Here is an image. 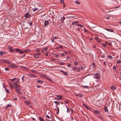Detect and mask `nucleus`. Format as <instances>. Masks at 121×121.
<instances>
[{
	"label": "nucleus",
	"mask_w": 121,
	"mask_h": 121,
	"mask_svg": "<svg viewBox=\"0 0 121 121\" xmlns=\"http://www.w3.org/2000/svg\"><path fill=\"white\" fill-rule=\"evenodd\" d=\"M116 87L114 86H111L110 87V89L111 90H114L116 89Z\"/></svg>",
	"instance_id": "10"
},
{
	"label": "nucleus",
	"mask_w": 121,
	"mask_h": 121,
	"mask_svg": "<svg viewBox=\"0 0 121 121\" xmlns=\"http://www.w3.org/2000/svg\"><path fill=\"white\" fill-rule=\"evenodd\" d=\"M71 65L70 64H68L67 65V66L68 67H69L71 66Z\"/></svg>",
	"instance_id": "54"
},
{
	"label": "nucleus",
	"mask_w": 121,
	"mask_h": 121,
	"mask_svg": "<svg viewBox=\"0 0 121 121\" xmlns=\"http://www.w3.org/2000/svg\"><path fill=\"white\" fill-rule=\"evenodd\" d=\"M60 71L62 72L65 75H68V74L67 72H64L62 70H60Z\"/></svg>",
	"instance_id": "9"
},
{
	"label": "nucleus",
	"mask_w": 121,
	"mask_h": 121,
	"mask_svg": "<svg viewBox=\"0 0 121 121\" xmlns=\"http://www.w3.org/2000/svg\"><path fill=\"white\" fill-rule=\"evenodd\" d=\"M85 107L86 109H88L90 110V108L86 104H85L84 103H83L82 104Z\"/></svg>",
	"instance_id": "11"
},
{
	"label": "nucleus",
	"mask_w": 121,
	"mask_h": 121,
	"mask_svg": "<svg viewBox=\"0 0 121 121\" xmlns=\"http://www.w3.org/2000/svg\"><path fill=\"white\" fill-rule=\"evenodd\" d=\"M3 54V52L2 51L0 52V55L1 56Z\"/></svg>",
	"instance_id": "45"
},
{
	"label": "nucleus",
	"mask_w": 121,
	"mask_h": 121,
	"mask_svg": "<svg viewBox=\"0 0 121 121\" xmlns=\"http://www.w3.org/2000/svg\"><path fill=\"white\" fill-rule=\"evenodd\" d=\"M20 79H17V80L16 82L17 83H19V82Z\"/></svg>",
	"instance_id": "52"
},
{
	"label": "nucleus",
	"mask_w": 121,
	"mask_h": 121,
	"mask_svg": "<svg viewBox=\"0 0 121 121\" xmlns=\"http://www.w3.org/2000/svg\"><path fill=\"white\" fill-rule=\"evenodd\" d=\"M54 103H55L56 105H59L60 104V103L57 101H55L54 102Z\"/></svg>",
	"instance_id": "22"
},
{
	"label": "nucleus",
	"mask_w": 121,
	"mask_h": 121,
	"mask_svg": "<svg viewBox=\"0 0 121 121\" xmlns=\"http://www.w3.org/2000/svg\"><path fill=\"white\" fill-rule=\"evenodd\" d=\"M95 65V63H92V65H91V66H92V68H93V67H94V66Z\"/></svg>",
	"instance_id": "51"
},
{
	"label": "nucleus",
	"mask_w": 121,
	"mask_h": 121,
	"mask_svg": "<svg viewBox=\"0 0 121 121\" xmlns=\"http://www.w3.org/2000/svg\"><path fill=\"white\" fill-rule=\"evenodd\" d=\"M5 89V91L7 93H9L10 92H9V90L8 89H7L6 88Z\"/></svg>",
	"instance_id": "35"
},
{
	"label": "nucleus",
	"mask_w": 121,
	"mask_h": 121,
	"mask_svg": "<svg viewBox=\"0 0 121 121\" xmlns=\"http://www.w3.org/2000/svg\"><path fill=\"white\" fill-rule=\"evenodd\" d=\"M113 68L114 70H115L116 69V68L115 66H113Z\"/></svg>",
	"instance_id": "55"
},
{
	"label": "nucleus",
	"mask_w": 121,
	"mask_h": 121,
	"mask_svg": "<svg viewBox=\"0 0 121 121\" xmlns=\"http://www.w3.org/2000/svg\"><path fill=\"white\" fill-rule=\"evenodd\" d=\"M66 108H67V112L68 113L69 112V110L67 106H66Z\"/></svg>",
	"instance_id": "46"
},
{
	"label": "nucleus",
	"mask_w": 121,
	"mask_h": 121,
	"mask_svg": "<svg viewBox=\"0 0 121 121\" xmlns=\"http://www.w3.org/2000/svg\"><path fill=\"white\" fill-rule=\"evenodd\" d=\"M31 71L32 72L34 73H37V71L35 70H31Z\"/></svg>",
	"instance_id": "36"
},
{
	"label": "nucleus",
	"mask_w": 121,
	"mask_h": 121,
	"mask_svg": "<svg viewBox=\"0 0 121 121\" xmlns=\"http://www.w3.org/2000/svg\"><path fill=\"white\" fill-rule=\"evenodd\" d=\"M36 50L37 52H39L40 51V50L38 48H36Z\"/></svg>",
	"instance_id": "47"
},
{
	"label": "nucleus",
	"mask_w": 121,
	"mask_h": 121,
	"mask_svg": "<svg viewBox=\"0 0 121 121\" xmlns=\"http://www.w3.org/2000/svg\"><path fill=\"white\" fill-rule=\"evenodd\" d=\"M24 53L27 52H30V50H28L27 49H26L25 50H24Z\"/></svg>",
	"instance_id": "15"
},
{
	"label": "nucleus",
	"mask_w": 121,
	"mask_h": 121,
	"mask_svg": "<svg viewBox=\"0 0 121 121\" xmlns=\"http://www.w3.org/2000/svg\"><path fill=\"white\" fill-rule=\"evenodd\" d=\"M101 57H102L103 58H104L105 57V56L104 55H102L101 56Z\"/></svg>",
	"instance_id": "49"
},
{
	"label": "nucleus",
	"mask_w": 121,
	"mask_h": 121,
	"mask_svg": "<svg viewBox=\"0 0 121 121\" xmlns=\"http://www.w3.org/2000/svg\"><path fill=\"white\" fill-rule=\"evenodd\" d=\"M65 64V63L63 62L60 63H59V64L60 65H64Z\"/></svg>",
	"instance_id": "31"
},
{
	"label": "nucleus",
	"mask_w": 121,
	"mask_h": 121,
	"mask_svg": "<svg viewBox=\"0 0 121 121\" xmlns=\"http://www.w3.org/2000/svg\"><path fill=\"white\" fill-rule=\"evenodd\" d=\"M104 29L105 30H107L108 31L112 32H113L114 30H113L110 29H107L106 28H104Z\"/></svg>",
	"instance_id": "8"
},
{
	"label": "nucleus",
	"mask_w": 121,
	"mask_h": 121,
	"mask_svg": "<svg viewBox=\"0 0 121 121\" xmlns=\"http://www.w3.org/2000/svg\"><path fill=\"white\" fill-rule=\"evenodd\" d=\"M117 63L118 64H120L121 63V61L120 60H117L116 61Z\"/></svg>",
	"instance_id": "42"
},
{
	"label": "nucleus",
	"mask_w": 121,
	"mask_h": 121,
	"mask_svg": "<svg viewBox=\"0 0 121 121\" xmlns=\"http://www.w3.org/2000/svg\"><path fill=\"white\" fill-rule=\"evenodd\" d=\"M14 49L16 52H18L19 53L20 49L18 48H15V49Z\"/></svg>",
	"instance_id": "18"
},
{
	"label": "nucleus",
	"mask_w": 121,
	"mask_h": 121,
	"mask_svg": "<svg viewBox=\"0 0 121 121\" xmlns=\"http://www.w3.org/2000/svg\"><path fill=\"white\" fill-rule=\"evenodd\" d=\"M77 22H73L72 25H73V27L74 28V29L75 31L77 32H81V30L80 28L77 27L76 25L75 24V23Z\"/></svg>",
	"instance_id": "1"
},
{
	"label": "nucleus",
	"mask_w": 121,
	"mask_h": 121,
	"mask_svg": "<svg viewBox=\"0 0 121 121\" xmlns=\"http://www.w3.org/2000/svg\"><path fill=\"white\" fill-rule=\"evenodd\" d=\"M61 55L62 56H64L65 55V54L64 53H62Z\"/></svg>",
	"instance_id": "58"
},
{
	"label": "nucleus",
	"mask_w": 121,
	"mask_h": 121,
	"mask_svg": "<svg viewBox=\"0 0 121 121\" xmlns=\"http://www.w3.org/2000/svg\"><path fill=\"white\" fill-rule=\"evenodd\" d=\"M57 39V37L56 36H55L54 37L53 39Z\"/></svg>",
	"instance_id": "61"
},
{
	"label": "nucleus",
	"mask_w": 121,
	"mask_h": 121,
	"mask_svg": "<svg viewBox=\"0 0 121 121\" xmlns=\"http://www.w3.org/2000/svg\"><path fill=\"white\" fill-rule=\"evenodd\" d=\"M60 2L62 3H64V0H60Z\"/></svg>",
	"instance_id": "56"
},
{
	"label": "nucleus",
	"mask_w": 121,
	"mask_h": 121,
	"mask_svg": "<svg viewBox=\"0 0 121 121\" xmlns=\"http://www.w3.org/2000/svg\"><path fill=\"white\" fill-rule=\"evenodd\" d=\"M25 77L24 76H23L22 78V79L23 81H24V77Z\"/></svg>",
	"instance_id": "63"
},
{
	"label": "nucleus",
	"mask_w": 121,
	"mask_h": 121,
	"mask_svg": "<svg viewBox=\"0 0 121 121\" xmlns=\"http://www.w3.org/2000/svg\"><path fill=\"white\" fill-rule=\"evenodd\" d=\"M16 86L15 87V88L17 89H18V88H19L20 87V86L18 85V84H17Z\"/></svg>",
	"instance_id": "24"
},
{
	"label": "nucleus",
	"mask_w": 121,
	"mask_h": 121,
	"mask_svg": "<svg viewBox=\"0 0 121 121\" xmlns=\"http://www.w3.org/2000/svg\"><path fill=\"white\" fill-rule=\"evenodd\" d=\"M76 22H76L75 23V24L76 25V26H77V27H78V26H80V24H78V23H78V21H76Z\"/></svg>",
	"instance_id": "28"
},
{
	"label": "nucleus",
	"mask_w": 121,
	"mask_h": 121,
	"mask_svg": "<svg viewBox=\"0 0 121 121\" xmlns=\"http://www.w3.org/2000/svg\"><path fill=\"white\" fill-rule=\"evenodd\" d=\"M107 107L106 106H105L104 107V111L106 112H108V109L107 108Z\"/></svg>",
	"instance_id": "14"
},
{
	"label": "nucleus",
	"mask_w": 121,
	"mask_h": 121,
	"mask_svg": "<svg viewBox=\"0 0 121 121\" xmlns=\"http://www.w3.org/2000/svg\"><path fill=\"white\" fill-rule=\"evenodd\" d=\"M9 84L11 88L12 89H13V85L12 84H11L10 83H9Z\"/></svg>",
	"instance_id": "27"
},
{
	"label": "nucleus",
	"mask_w": 121,
	"mask_h": 121,
	"mask_svg": "<svg viewBox=\"0 0 121 121\" xmlns=\"http://www.w3.org/2000/svg\"><path fill=\"white\" fill-rule=\"evenodd\" d=\"M41 53L40 52H37V54L38 55H41Z\"/></svg>",
	"instance_id": "59"
},
{
	"label": "nucleus",
	"mask_w": 121,
	"mask_h": 121,
	"mask_svg": "<svg viewBox=\"0 0 121 121\" xmlns=\"http://www.w3.org/2000/svg\"><path fill=\"white\" fill-rule=\"evenodd\" d=\"M5 70L6 71H8L9 70V68L7 67L5 68Z\"/></svg>",
	"instance_id": "39"
},
{
	"label": "nucleus",
	"mask_w": 121,
	"mask_h": 121,
	"mask_svg": "<svg viewBox=\"0 0 121 121\" xmlns=\"http://www.w3.org/2000/svg\"><path fill=\"white\" fill-rule=\"evenodd\" d=\"M108 57L110 59H111L113 58V57L110 55L108 56Z\"/></svg>",
	"instance_id": "26"
},
{
	"label": "nucleus",
	"mask_w": 121,
	"mask_h": 121,
	"mask_svg": "<svg viewBox=\"0 0 121 121\" xmlns=\"http://www.w3.org/2000/svg\"><path fill=\"white\" fill-rule=\"evenodd\" d=\"M74 65H77L78 64V63L77 62H74Z\"/></svg>",
	"instance_id": "43"
},
{
	"label": "nucleus",
	"mask_w": 121,
	"mask_h": 121,
	"mask_svg": "<svg viewBox=\"0 0 121 121\" xmlns=\"http://www.w3.org/2000/svg\"><path fill=\"white\" fill-rule=\"evenodd\" d=\"M39 119L40 121H44V120L41 117H39Z\"/></svg>",
	"instance_id": "21"
},
{
	"label": "nucleus",
	"mask_w": 121,
	"mask_h": 121,
	"mask_svg": "<svg viewBox=\"0 0 121 121\" xmlns=\"http://www.w3.org/2000/svg\"><path fill=\"white\" fill-rule=\"evenodd\" d=\"M38 9L37 8H35L33 9V11H35L37 10Z\"/></svg>",
	"instance_id": "48"
},
{
	"label": "nucleus",
	"mask_w": 121,
	"mask_h": 121,
	"mask_svg": "<svg viewBox=\"0 0 121 121\" xmlns=\"http://www.w3.org/2000/svg\"><path fill=\"white\" fill-rule=\"evenodd\" d=\"M49 24V23L48 21V20L45 21L44 22V27H46L47 25H48Z\"/></svg>",
	"instance_id": "7"
},
{
	"label": "nucleus",
	"mask_w": 121,
	"mask_h": 121,
	"mask_svg": "<svg viewBox=\"0 0 121 121\" xmlns=\"http://www.w3.org/2000/svg\"><path fill=\"white\" fill-rule=\"evenodd\" d=\"M12 83L13 84H14L16 86L17 84V82H12Z\"/></svg>",
	"instance_id": "40"
},
{
	"label": "nucleus",
	"mask_w": 121,
	"mask_h": 121,
	"mask_svg": "<svg viewBox=\"0 0 121 121\" xmlns=\"http://www.w3.org/2000/svg\"><path fill=\"white\" fill-rule=\"evenodd\" d=\"M32 23L31 22H30L29 23V25L30 26H31L32 25Z\"/></svg>",
	"instance_id": "60"
},
{
	"label": "nucleus",
	"mask_w": 121,
	"mask_h": 121,
	"mask_svg": "<svg viewBox=\"0 0 121 121\" xmlns=\"http://www.w3.org/2000/svg\"><path fill=\"white\" fill-rule=\"evenodd\" d=\"M30 15L29 13H27L25 14L24 16L26 18H28L30 16Z\"/></svg>",
	"instance_id": "6"
},
{
	"label": "nucleus",
	"mask_w": 121,
	"mask_h": 121,
	"mask_svg": "<svg viewBox=\"0 0 121 121\" xmlns=\"http://www.w3.org/2000/svg\"><path fill=\"white\" fill-rule=\"evenodd\" d=\"M65 102L66 103L68 104V100H66V101H65Z\"/></svg>",
	"instance_id": "64"
},
{
	"label": "nucleus",
	"mask_w": 121,
	"mask_h": 121,
	"mask_svg": "<svg viewBox=\"0 0 121 121\" xmlns=\"http://www.w3.org/2000/svg\"><path fill=\"white\" fill-rule=\"evenodd\" d=\"M21 68H22V69L26 70H28V68H27L26 67L23 66H21Z\"/></svg>",
	"instance_id": "17"
},
{
	"label": "nucleus",
	"mask_w": 121,
	"mask_h": 121,
	"mask_svg": "<svg viewBox=\"0 0 121 121\" xmlns=\"http://www.w3.org/2000/svg\"><path fill=\"white\" fill-rule=\"evenodd\" d=\"M56 108L57 109V111L56 112V113L57 114H58L59 113V108L57 106H56Z\"/></svg>",
	"instance_id": "38"
},
{
	"label": "nucleus",
	"mask_w": 121,
	"mask_h": 121,
	"mask_svg": "<svg viewBox=\"0 0 121 121\" xmlns=\"http://www.w3.org/2000/svg\"><path fill=\"white\" fill-rule=\"evenodd\" d=\"M94 112L96 114H98L99 113V112L97 110H95Z\"/></svg>",
	"instance_id": "34"
},
{
	"label": "nucleus",
	"mask_w": 121,
	"mask_h": 121,
	"mask_svg": "<svg viewBox=\"0 0 121 121\" xmlns=\"http://www.w3.org/2000/svg\"><path fill=\"white\" fill-rule=\"evenodd\" d=\"M11 106H12V105H11L8 104L7 105V106L5 108V109H6L8 108L11 107Z\"/></svg>",
	"instance_id": "23"
},
{
	"label": "nucleus",
	"mask_w": 121,
	"mask_h": 121,
	"mask_svg": "<svg viewBox=\"0 0 121 121\" xmlns=\"http://www.w3.org/2000/svg\"><path fill=\"white\" fill-rule=\"evenodd\" d=\"M50 24L51 25H52L53 24V22L52 21H51L50 22Z\"/></svg>",
	"instance_id": "53"
},
{
	"label": "nucleus",
	"mask_w": 121,
	"mask_h": 121,
	"mask_svg": "<svg viewBox=\"0 0 121 121\" xmlns=\"http://www.w3.org/2000/svg\"><path fill=\"white\" fill-rule=\"evenodd\" d=\"M58 100H59L61 99H62V97L61 96H60L59 97H58Z\"/></svg>",
	"instance_id": "41"
},
{
	"label": "nucleus",
	"mask_w": 121,
	"mask_h": 121,
	"mask_svg": "<svg viewBox=\"0 0 121 121\" xmlns=\"http://www.w3.org/2000/svg\"><path fill=\"white\" fill-rule=\"evenodd\" d=\"M76 96L79 97H82V95L81 94H78L77 95H76Z\"/></svg>",
	"instance_id": "37"
},
{
	"label": "nucleus",
	"mask_w": 121,
	"mask_h": 121,
	"mask_svg": "<svg viewBox=\"0 0 121 121\" xmlns=\"http://www.w3.org/2000/svg\"><path fill=\"white\" fill-rule=\"evenodd\" d=\"M3 62H5V63L9 64H11L12 63L10 61H9L7 60H4V61H3Z\"/></svg>",
	"instance_id": "5"
},
{
	"label": "nucleus",
	"mask_w": 121,
	"mask_h": 121,
	"mask_svg": "<svg viewBox=\"0 0 121 121\" xmlns=\"http://www.w3.org/2000/svg\"><path fill=\"white\" fill-rule=\"evenodd\" d=\"M82 86L84 88H87L89 87L88 86Z\"/></svg>",
	"instance_id": "44"
},
{
	"label": "nucleus",
	"mask_w": 121,
	"mask_h": 121,
	"mask_svg": "<svg viewBox=\"0 0 121 121\" xmlns=\"http://www.w3.org/2000/svg\"><path fill=\"white\" fill-rule=\"evenodd\" d=\"M70 111L72 112H73V109L72 108H70Z\"/></svg>",
	"instance_id": "50"
},
{
	"label": "nucleus",
	"mask_w": 121,
	"mask_h": 121,
	"mask_svg": "<svg viewBox=\"0 0 121 121\" xmlns=\"http://www.w3.org/2000/svg\"><path fill=\"white\" fill-rule=\"evenodd\" d=\"M10 64L9 66L11 68H17V66L14 64Z\"/></svg>",
	"instance_id": "4"
},
{
	"label": "nucleus",
	"mask_w": 121,
	"mask_h": 121,
	"mask_svg": "<svg viewBox=\"0 0 121 121\" xmlns=\"http://www.w3.org/2000/svg\"><path fill=\"white\" fill-rule=\"evenodd\" d=\"M19 89H17L16 91V92L17 93H19V94H21V92H20V91L18 90Z\"/></svg>",
	"instance_id": "19"
},
{
	"label": "nucleus",
	"mask_w": 121,
	"mask_h": 121,
	"mask_svg": "<svg viewBox=\"0 0 121 121\" xmlns=\"http://www.w3.org/2000/svg\"><path fill=\"white\" fill-rule=\"evenodd\" d=\"M75 3L78 4H80V2L78 1H76L75 2Z\"/></svg>",
	"instance_id": "32"
},
{
	"label": "nucleus",
	"mask_w": 121,
	"mask_h": 121,
	"mask_svg": "<svg viewBox=\"0 0 121 121\" xmlns=\"http://www.w3.org/2000/svg\"><path fill=\"white\" fill-rule=\"evenodd\" d=\"M84 30L85 32H86L87 31V30L85 29H84Z\"/></svg>",
	"instance_id": "57"
},
{
	"label": "nucleus",
	"mask_w": 121,
	"mask_h": 121,
	"mask_svg": "<svg viewBox=\"0 0 121 121\" xmlns=\"http://www.w3.org/2000/svg\"><path fill=\"white\" fill-rule=\"evenodd\" d=\"M65 19V17H63L61 20V22H63Z\"/></svg>",
	"instance_id": "25"
},
{
	"label": "nucleus",
	"mask_w": 121,
	"mask_h": 121,
	"mask_svg": "<svg viewBox=\"0 0 121 121\" xmlns=\"http://www.w3.org/2000/svg\"><path fill=\"white\" fill-rule=\"evenodd\" d=\"M8 48L10 50V52H14V51L13 48L11 46H9Z\"/></svg>",
	"instance_id": "3"
},
{
	"label": "nucleus",
	"mask_w": 121,
	"mask_h": 121,
	"mask_svg": "<svg viewBox=\"0 0 121 121\" xmlns=\"http://www.w3.org/2000/svg\"><path fill=\"white\" fill-rule=\"evenodd\" d=\"M30 75L31 76L33 77H37V76L35 75V74H30Z\"/></svg>",
	"instance_id": "20"
},
{
	"label": "nucleus",
	"mask_w": 121,
	"mask_h": 121,
	"mask_svg": "<svg viewBox=\"0 0 121 121\" xmlns=\"http://www.w3.org/2000/svg\"><path fill=\"white\" fill-rule=\"evenodd\" d=\"M25 102L27 105H30V102L29 101H26Z\"/></svg>",
	"instance_id": "16"
},
{
	"label": "nucleus",
	"mask_w": 121,
	"mask_h": 121,
	"mask_svg": "<svg viewBox=\"0 0 121 121\" xmlns=\"http://www.w3.org/2000/svg\"><path fill=\"white\" fill-rule=\"evenodd\" d=\"M25 54H23V55H22V56H21V57L22 58V57H25Z\"/></svg>",
	"instance_id": "62"
},
{
	"label": "nucleus",
	"mask_w": 121,
	"mask_h": 121,
	"mask_svg": "<svg viewBox=\"0 0 121 121\" xmlns=\"http://www.w3.org/2000/svg\"><path fill=\"white\" fill-rule=\"evenodd\" d=\"M19 53L20 54H23L24 53V51L23 50H20V51L19 52Z\"/></svg>",
	"instance_id": "29"
},
{
	"label": "nucleus",
	"mask_w": 121,
	"mask_h": 121,
	"mask_svg": "<svg viewBox=\"0 0 121 121\" xmlns=\"http://www.w3.org/2000/svg\"><path fill=\"white\" fill-rule=\"evenodd\" d=\"M93 75L94 76L93 77V78L95 79H98L100 78V76L98 73H96Z\"/></svg>",
	"instance_id": "2"
},
{
	"label": "nucleus",
	"mask_w": 121,
	"mask_h": 121,
	"mask_svg": "<svg viewBox=\"0 0 121 121\" xmlns=\"http://www.w3.org/2000/svg\"><path fill=\"white\" fill-rule=\"evenodd\" d=\"M16 79V78H14L13 79H10V80L11 81H15Z\"/></svg>",
	"instance_id": "33"
},
{
	"label": "nucleus",
	"mask_w": 121,
	"mask_h": 121,
	"mask_svg": "<svg viewBox=\"0 0 121 121\" xmlns=\"http://www.w3.org/2000/svg\"><path fill=\"white\" fill-rule=\"evenodd\" d=\"M33 56L35 58L37 59L39 58V56L38 55L36 54H34Z\"/></svg>",
	"instance_id": "12"
},
{
	"label": "nucleus",
	"mask_w": 121,
	"mask_h": 121,
	"mask_svg": "<svg viewBox=\"0 0 121 121\" xmlns=\"http://www.w3.org/2000/svg\"><path fill=\"white\" fill-rule=\"evenodd\" d=\"M48 50V48L46 47H45L44 48L43 50H42L41 51L42 52H44V51H47Z\"/></svg>",
	"instance_id": "13"
},
{
	"label": "nucleus",
	"mask_w": 121,
	"mask_h": 121,
	"mask_svg": "<svg viewBox=\"0 0 121 121\" xmlns=\"http://www.w3.org/2000/svg\"><path fill=\"white\" fill-rule=\"evenodd\" d=\"M37 82H38L40 84H42V83L43 82L42 81L40 80H38L37 81Z\"/></svg>",
	"instance_id": "30"
}]
</instances>
